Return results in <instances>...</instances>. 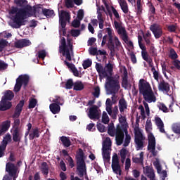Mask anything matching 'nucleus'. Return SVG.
<instances>
[{
    "instance_id": "7c9ffc66",
    "label": "nucleus",
    "mask_w": 180,
    "mask_h": 180,
    "mask_svg": "<svg viewBox=\"0 0 180 180\" xmlns=\"http://www.w3.org/2000/svg\"><path fill=\"white\" fill-rule=\"evenodd\" d=\"M96 70L98 72V74H102L104 78H106V77H108V72H106V70H105V68H103L102 64L96 63Z\"/></svg>"
},
{
    "instance_id": "c756f323",
    "label": "nucleus",
    "mask_w": 180,
    "mask_h": 180,
    "mask_svg": "<svg viewBox=\"0 0 180 180\" xmlns=\"http://www.w3.org/2000/svg\"><path fill=\"white\" fill-rule=\"evenodd\" d=\"M49 108L53 115H57V113H60V110H61V107H60V105L56 103L50 104Z\"/></svg>"
},
{
    "instance_id": "cd10ccee",
    "label": "nucleus",
    "mask_w": 180,
    "mask_h": 180,
    "mask_svg": "<svg viewBox=\"0 0 180 180\" xmlns=\"http://www.w3.org/2000/svg\"><path fill=\"white\" fill-rule=\"evenodd\" d=\"M114 25L115 29L117 30L118 34H120V36H121V34H124V33L127 32V31H126V28L122 26V25H120V23H119L117 21H114Z\"/></svg>"
},
{
    "instance_id": "37998d69",
    "label": "nucleus",
    "mask_w": 180,
    "mask_h": 180,
    "mask_svg": "<svg viewBox=\"0 0 180 180\" xmlns=\"http://www.w3.org/2000/svg\"><path fill=\"white\" fill-rule=\"evenodd\" d=\"M60 141H62L64 147H70L71 146V141L66 136H63L60 137Z\"/></svg>"
},
{
    "instance_id": "a19ab883",
    "label": "nucleus",
    "mask_w": 180,
    "mask_h": 180,
    "mask_svg": "<svg viewBox=\"0 0 180 180\" xmlns=\"http://www.w3.org/2000/svg\"><path fill=\"white\" fill-rule=\"evenodd\" d=\"M124 131L126 136H125V139H124L123 146L124 147H129V144H130V141L131 140V136H130L128 134L127 129L124 128Z\"/></svg>"
},
{
    "instance_id": "ea45409f",
    "label": "nucleus",
    "mask_w": 180,
    "mask_h": 180,
    "mask_svg": "<svg viewBox=\"0 0 180 180\" xmlns=\"http://www.w3.org/2000/svg\"><path fill=\"white\" fill-rule=\"evenodd\" d=\"M44 16H46V18H48L50 19L51 18H53V16L56 15L54 13V10H50L48 8H44V13L42 14Z\"/></svg>"
},
{
    "instance_id": "423d86ee",
    "label": "nucleus",
    "mask_w": 180,
    "mask_h": 180,
    "mask_svg": "<svg viewBox=\"0 0 180 180\" xmlns=\"http://www.w3.org/2000/svg\"><path fill=\"white\" fill-rule=\"evenodd\" d=\"M107 82L106 85L109 87V91L110 94H112V96H115L117 92H119V89H120V84H119V80H116L112 76H106Z\"/></svg>"
},
{
    "instance_id": "a18cd8bd",
    "label": "nucleus",
    "mask_w": 180,
    "mask_h": 180,
    "mask_svg": "<svg viewBox=\"0 0 180 180\" xmlns=\"http://www.w3.org/2000/svg\"><path fill=\"white\" fill-rule=\"evenodd\" d=\"M53 103H56L57 105H64V99L63 97H60L59 96H56L55 99L53 100Z\"/></svg>"
},
{
    "instance_id": "2f4dec72",
    "label": "nucleus",
    "mask_w": 180,
    "mask_h": 180,
    "mask_svg": "<svg viewBox=\"0 0 180 180\" xmlns=\"http://www.w3.org/2000/svg\"><path fill=\"white\" fill-rule=\"evenodd\" d=\"M14 97H15V94H13L11 90H7L4 94V96H2L1 100L12 101Z\"/></svg>"
},
{
    "instance_id": "473e14b6",
    "label": "nucleus",
    "mask_w": 180,
    "mask_h": 180,
    "mask_svg": "<svg viewBox=\"0 0 180 180\" xmlns=\"http://www.w3.org/2000/svg\"><path fill=\"white\" fill-rule=\"evenodd\" d=\"M119 109L121 113H123V112H124V110L127 109V102H126V100L124 99V98L120 99Z\"/></svg>"
},
{
    "instance_id": "a211bd4d",
    "label": "nucleus",
    "mask_w": 180,
    "mask_h": 180,
    "mask_svg": "<svg viewBox=\"0 0 180 180\" xmlns=\"http://www.w3.org/2000/svg\"><path fill=\"white\" fill-rule=\"evenodd\" d=\"M23 106H25V100H21L15 107L14 114L13 115V119H18V117L20 116V114L22 113V110L23 109Z\"/></svg>"
},
{
    "instance_id": "8fccbe9b",
    "label": "nucleus",
    "mask_w": 180,
    "mask_h": 180,
    "mask_svg": "<svg viewBox=\"0 0 180 180\" xmlns=\"http://www.w3.org/2000/svg\"><path fill=\"white\" fill-rule=\"evenodd\" d=\"M37 105V100L36 98H31L29 101L28 108L29 109H34Z\"/></svg>"
},
{
    "instance_id": "58836bf2",
    "label": "nucleus",
    "mask_w": 180,
    "mask_h": 180,
    "mask_svg": "<svg viewBox=\"0 0 180 180\" xmlns=\"http://www.w3.org/2000/svg\"><path fill=\"white\" fill-rule=\"evenodd\" d=\"M140 158H133L132 161L135 164H143L144 161V152H141L139 154Z\"/></svg>"
},
{
    "instance_id": "ddd939ff",
    "label": "nucleus",
    "mask_w": 180,
    "mask_h": 180,
    "mask_svg": "<svg viewBox=\"0 0 180 180\" xmlns=\"http://www.w3.org/2000/svg\"><path fill=\"white\" fill-rule=\"evenodd\" d=\"M71 19V15L67 11L62 10L60 11V15L59 16V22L63 29L67 26V22H70Z\"/></svg>"
},
{
    "instance_id": "6e6552de",
    "label": "nucleus",
    "mask_w": 180,
    "mask_h": 180,
    "mask_svg": "<svg viewBox=\"0 0 180 180\" xmlns=\"http://www.w3.org/2000/svg\"><path fill=\"white\" fill-rule=\"evenodd\" d=\"M134 134V143L136 144V151H139V150H143V148H144V141H146V136L143 135V133H141L140 129H135Z\"/></svg>"
},
{
    "instance_id": "603ef678",
    "label": "nucleus",
    "mask_w": 180,
    "mask_h": 180,
    "mask_svg": "<svg viewBox=\"0 0 180 180\" xmlns=\"http://www.w3.org/2000/svg\"><path fill=\"white\" fill-rule=\"evenodd\" d=\"M8 46V42L5 39H0V53L4 51V49Z\"/></svg>"
},
{
    "instance_id": "f704fd0d",
    "label": "nucleus",
    "mask_w": 180,
    "mask_h": 180,
    "mask_svg": "<svg viewBox=\"0 0 180 180\" xmlns=\"http://www.w3.org/2000/svg\"><path fill=\"white\" fill-rule=\"evenodd\" d=\"M102 155L104 162H109L110 161V152L107 149H102Z\"/></svg>"
},
{
    "instance_id": "2eb2a0df",
    "label": "nucleus",
    "mask_w": 180,
    "mask_h": 180,
    "mask_svg": "<svg viewBox=\"0 0 180 180\" xmlns=\"http://www.w3.org/2000/svg\"><path fill=\"white\" fill-rule=\"evenodd\" d=\"M150 30L153 33L156 39H160L162 36V28L158 24H153L150 26Z\"/></svg>"
},
{
    "instance_id": "1a4fd4ad",
    "label": "nucleus",
    "mask_w": 180,
    "mask_h": 180,
    "mask_svg": "<svg viewBox=\"0 0 180 180\" xmlns=\"http://www.w3.org/2000/svg\"><path fill=\"white\" fill-rule=\"evenodd\" d=\"M111 167L115 174L120 176L122 175V167H120V164L119 163V157L116 153H115L112 156Z\"/></svg>"
},
{
    "instance_id": "4d7b16f0",
    "label": "nucleus",
    "mask_w": 180,
    "mask_h": 180,
    "mask_svg": "<svg viewBox=\"0 0 180 180\" xmlns=\"http://www.w3.org/2000/svg\"><path fill=\"white\" fill-rule=\"evenodd\" d=\"M89 53L91 56H96V58L98 60V48L96 47H91L89 49Z\"/></svg>"
},
{
    "instance_id": "20e7f679",
    "label": "nucleus",
    "mask_w": 180,
    "mask_h": 180,
    "mask_svg": "<svg viewBox=\"0 0 180 180\" xmlns=\"http://www.w3.org/2000/svg\"><path fill=\"white\" fill-rule=\"evenodd\" d=\"M67 41L65 37H62L60 39V45L59 46L60 51L62 53L63 57H66V60L68 61H72L71 54L74 53V46L72 45V39L69 38L68 34Z\"/></svg>"
},
{
    "instance_id": "0eeeda50",
    "label": "nucleus",
    "mask_w": 180,
    "mask_h": 180,
    "mask_svg": "<svg viewBox=\"0 0 180 180\" xmlns=\"http://www.w3.org/2000/svg\"><path fill=\"white\" fill-rule=\"evenodd\" d=\"M29 75H21L16 79V83L14 86V92H19L22 89V85L24 88H26L29 84Z\"/></svg>"
},
{
    "instance_id": "69168bd1",
    "label": "nucleus",
    "mask_w": 180,
    "mask_h": 180,
    "mask_svg": "<svg viewBox=\"0 0 180 180\" xmlns=\"http://www.w3.org/2000/svg\"><path fill=\"white\" fill-rule=\"evenodd\" d=\"M160 110H162L164 113H168V108L164 103H160L159 106Z\"/></svg>"
},
{
    "instance_id": "72a5a7b5",
    "label": "nucleus",
    "mask_w": 180,
    "mask_h": 180,
    "mask_svg": "<svg viewBox=\"0 0 180 180\" xmlns=\"http://www.w3.org/2000/svg\"><path fill=\"white\" fill-rule=\"evenodd\" d=\"M41 172H42L43 175L45 176V178H47L49 176V165L47 162H43L41 165Z\"/></svg>"
},
{
    "instance_id": "4be33fe9",
    "label": "nucleus",
    "mask_w": 180,
    "mask_h": 180,
    "mask_svg": "<svg viewBox=\"0 0 180 180\" xmlns=\"http://www.w3.org/2000/svg\"><path fill=\"white\" fill-rule=\"evenodd\" d=\"M65 6L68 8H74V4L77 6L82 5L83 1L82 0H65Z\"/></svg>"
},
{
    "instance_id": "39448f33",
    "label": "nucleus",
    "mask_w": 180,
    "mask_h": 180,
    "mask_svg": "<svg viewBox=\"0 0 180 180\" xmlns=\"http://www.w3.org/2000/svg\"><path fill=\"white\" fill-rule=\"evenodd\" d=\"M85 153L84 150L79 148L77 152L76 160H77V169L78 171V175L80 178H82L84 175H87L86 173V163H85Z\"/></svg>"
},
{
    "instance_id": "4c0bfd02",
    "label": "nucleus",
    "mask_w": 180,
    "mask_h": 180,
    "mask_svg": "<svg viewBox=\"0 0 180 180\" xmlns=\"http://www.w3.org/2000/svg\"><path fill=\"white\" fill-rule=\"evenodd\" d=\"M110 147H112V141L110 140V138L107 137L103 143L102 150H111Z\"/></svg>"
},
{
    "instance_id": "412c9836",
    "label": "nucleus",
    "mask_w": 180,
    "mask_h": 180,
    "mask_svg": "<svg viewBox=\"0 0 180 180\" xmlns=\"http://www.w3.org/2000/svg\"><path fill=\"white\" fill-rule=\"evenodd\" d=\"M158 89L162 92L168 94L170 91L169 83L166 82L165 80L161 81L158 85Z\"/></svg>"
},
{
    "instance_id": "680f3d73",
    "label": "nucleus",
    "mask_w": 180,
    "mask_h": 180,
    "mask_svg": "<svg viewBox=\"0 0 180 180\" xmlns=\"http://www.w3.org/2000/svg\"><path fill=\"white\" fill-rule=\"evenodd\" d=\"M153 165L156 168V169L158 171V174H160L162 170V167H161V165L160 164V162L158 160L154 162Z\"/></svg>"
},
{
    "instance_id": "052dcab7",
    "label": "nucleus",
    "mask_w": 180,
    "mask_h": 180,
    "mask_svg": "<svg viewBox=\"0 0 180 180\" xmlns=\"http://www.w3.org/2000/svg\"><path fill=\"white\" fill-rule=\"evenodd\" d=\"M149 53L152 57H157V49H155V47L154 46H150Z\"/></svg>"
},
{
    "instance_id": "9d476101",
    "label": "nucleus",
    "mask_w": 180,
    "mask_h": 180,
    "mask_svg": "<svg viewBox=\"0 0 180 180\" xmlns=\"http://www.w3.org/2000/svg\"><path fill=\"white\" fill-rule=\"evenodd\" d=\"M97 19H91V23L92 24L93 26L96 27L98 26V20L99 29H103L105 19L103 18V15L101 12V8H98L97 10Z\"/></svg>"
},
{
    "instance_id": "0e129e2a",
    "label": "nucleus",
    "mask_w": 180,
    "mask_h": 180,
    "mask_svg": "<svg viewBox=\"0 0 180 180\" xmlns=\"http://www.w3.org/2000/svg\"><path fill=\"white\" fill-rule=\"evenodd\" d=\"M141 56L143 60H144L145 61H148L151 58L148 57V53H147L146 51H141Z\"/></svg>"
},
{
    "instance_id": "c03bdc74",
    "label": "nucleus",
    "mask_w": 180,
    "mask_h": 180,
    "mask_svg": "<svg viewBox=\"0 0 180 180\" xmlns=\"http://www.w3.org/2000/svg\"><path fill=\"white\" fill-rule=\"evenodd\" d=\"M104 70L109 75H112V72H113V65L110 63H108L105 65Z\"/></svg>"
},
{
    "instance_id": "7ed1b4c3",
    "label": "nucleus",
    "mask_w": 180,
    "mask_h": 180,
    "mask_svg": "<svg viewBox=\"0 0 180 180\" xmlns=\"http://www.w3.org/2000/svg\"><path fill=\"white\" fill-rule=\"evenodd\" d=\"M139 89L140 94L143 95V98L146 102H148V103H151V102H155L157 101V98L154 95V92H153L150 83L146 82L144 79H141L139 80Z\"/></svg>"
},
{
    "instance_id": "393cba45",
    "label": "nucleus",
    "mask_w": 180,
    "mask_h": 180,
    "mask_svg": "<svg viewBox=\"0 0 180 180\" xmlns=\"http://www.w3.org/2000/svg\"><path fill=\"white\" fill-rule=\"evenodd\" d=\"M63 63L65 65H67L68 68L71 69V71L75 77H79V72L74 64L68 63L67 60H64Z\"/></svg>"
},
{
    "instance_id": "5fc2aeb1",
    "label": "nucleus",
    "mask_w": 180,
    "mask_h": 180,
    "mask_svg": "<svg viewBox=\"0 0 180 180\" xmlns=\"http://www.w3.org/2000/svg\"><path fill=\"white\" fill-rule=\"evenodd\" d=\"M169 57L172 60H176V58H178V54L176 53L174 49H170Z\"/></svg>"
},
{
    "instance_id": "09e8293b",
    "label": "nucleus",
    "mask_w": 180,
    "mask_h": 180,
    "mask_svg": "<svg viewBox=\"0 0 180 180\" xmlns=\"http://www.w3.org/2000/svg\"><path fill=\"white\" fill-rule=\"evenodd\" d=\"M145 129L147 131V133H150L151 130H153V124L151 123V120H147L146 125H145Z\"/></svg>"
},
{
    "instance_id": "f257e3e1",
    "label": "nucleus",
    "mask_w": 180,
    "mask_h": 180,
    "mask_svg": "<svg viewBox=\"0 0 180 180\" xmlns=\"http://www.w3.org/2000/svg\"><path fill=\"white\" fill-rule=\"evenodd\" d=\"M108 35H104L103 37V40L101 42V46H105L107 43V47L110 50V56L111 57H115L116 56V51H119V49L122 46V42L119 40V38L116 36H113V30L110 27H107L105 29Z\"/></svg>"
},
{
    "instance_id": "bf43d9fd",
    "label": "nucleus",
    "mask_w": 180,
    "mask_h": 180,
    "mask_svg": "<svg viewBox=\"0 0 180 180\" xmlns=\"http://www.w3.org/2000/svg\"><path fill=\"white\" fill-rule=\"evenodd\" d=\"M46 56H47V53H46L45 50H41L38 51L39 58H41V60H44V58H46Z\"/></svg>"
},
{
    "instance_id": "338daca9",
    "label": "nucleus",
    "mask_w": 180,
    "mask_h": 180,
    "mask_svg": "<svg viewBox=\"0 0 180 180\" xmlns=\"http://www.w3.org/2000/svg\"><path fill=\"white\" fill-rule=\"evenodd\" d=\"M111 11L115 16L117 20L120 19V15H119V13L117 12V10L115 8V7L111 6Z\"/></svg>"
},
{
    "instance_id": "de8ad7c7",
    "label": "nucleus",
    "mask_w": 180,
    "mask_h": 180,
    "mask_svg": "<svg viewBox=\"0 0 180 180\" xmlns=\"http://www.w3.org/2000/svg\"><path fill=\"white\" fill-rule=\"evenodd\" d=\"M108 133L109 136H110L111 137H115V134H116V131H115V126L113 125V124L109 125Z\"/></svg>"
},
{
    "instance_id": "864d4df0",
    "label": "nucleus",
    "mask_w": 180,
    "mask_h": 180,
    "mask_svg": "<svg viewBox=\"0 0 180 180\" xmlns=\"http://www.w3.org/2000/svg\"><path fill=\"white\" fill-rule=\"evenodd\" d=\"M102 122L104 123V124H108V123H109V116L105 111L103 112Z\"/></svg>"
},
{
    "instance_id": "9b49d317",
    "label": "nucleus",
    "mask_w": 180,
    "mask_h": 180,
    "mask_svg": "<svg viewBox=\"0 0 180 180\" xmlns=\"http://www.w3.org/2000/svg\"><path fill=\"white\" fill-rule=\"evenodd\" d=\"M6 172L9 174L11 180H16V178H18V176H16L18 169L16 166H15V164L11 162H7L6 165Z\"/></svg>"
},
{
    "instance_id": "6e6d98bb",
    "label": "nucleus",
    "mask_w": 180,
    "mask_h": 180,
    "mask_svg": "<svg viewBox=\"0 0 180 180\" xmlns=\"http://www.w3.org/2000/svg\"><path fill=\"white\" fill-rule=\"evenodd\" d=\"M92 95L94 96V98H99L101 95V89L99 86H96L94 89V91L92 93Z\"/></svg>"
},
{
    "instance_id": "49530a36",
    "label": "nucleus",
    "mask_w": 180,
    "mask_h": 180,
    "mask_svg": "<svg viewBox=\"0 0 180 180\" xmlns=\"http://www.w3.org/2000/svg\"><path fill=\"white\" fill-rule=\"evenodd\" d=\"M74 84V80H72V79H68L65 82V89H72Z\"/></svg>"
},
{
    "instance_id": "a878e982",
    "label": "nucleus",
    "mask_w": 180,
    "mask_h": 180,
    "mask_svg": "<svg viewBox=\"0 0 180 180\" xmlns=\"http://www.w3.org/2000/svg\"><path fill=\"white\" fill-rule=\"evenodd\" d=\"M9 127H11V121L6 120L2 122V124L0 127V134H4L9 130Z\"/></svg>"
},
{
    "instance_id": "f8f14e48",
    "label": "nucleus",
    "mask_w": 180,
    "mask_h": 180,
    "mask_svg": "<svg viewBox=\"0 0 180 180\" xmlns=\"http://www.w3.org/2000/svg\"><path fill=\"white\" fill-rule=\"evenodd\" d=\"M148 150L152 153L153 157H157L158 151L155 150V137L153 134L148 135Z\"/></svg>"
},
{
    "instance_id": "774afa93",
    "label": "nucleus",
    "mask_w": 180,
    "mask_h": 180,
    "mask_svg": "<svg viewBox=\"0 0 180 180\" xmlns=\"http://www.w3.org/2000/svg\"><path fill=\"white\" fill-rule=\"evenodd\" d=\"M77 19L79 20H82L84 19V10L80 9L77 12Z\"/></svg>"
},
{
    "instance_id": "aec40b11",
    "label": "nucleus",
    "mask_w": 180,
    "mask_h": 180,
    "mask_svg": "<svg viewBox=\"0 0 180 180\" xmlns=\"http://www.w3.org/2000/svg\"><path fill=\"white\" fill-rule=\"evenodd\" d=\"M155 123L160 133L167 134V131H165V129H164V122H162V120H161L160 117H155Z\"/></svg>"
},
{
    "instance_id": "4468645a",
    "label": "nucleus",
    "mask_w": 180,
    "mask_h": 180,
    "mask_svg": "<svg viewBox=\"0 0 180 180\" xmlns=\"http://www.w3.org/2000/svg\"><path fill=\"white\" fill-rule=\"evenodd\" d=\"M124 140V129L122 130V128L118 126L117 127L115 131V141L117 146H122L123 144V141Z\"/></svg>"
},
{
    "instance_id": "5701e85b",
    "label": "nucleus",
    "mask_w": 180,
    "mask_h": 180,
    "mask_svg": "<svg viewBox=\"0 0 180 180\" xmlns=\"http://www.w3.org/2000/svg\"><path fill=\"white\" fill-rule=\"evenodd\" d=\"M12 108V103L9 101H6V100H2L0 102V110L1 112H5V110H8Z\"/></svg>"
},
{
    "instance_id": "e433bc0d",
    "label": "nucleus",
    "mask_w": 180,
    "mask_h": 180,
    "mask_svg": "<svg viewBox=\"0 0 180 180\" xmlns=\"http://www.w3.org/2000/svg\"><path fill=\"white\" fill-rule=\"evenodd\" d=\"M84 88H85V86L84 85L82 82L79 80L76 81L73 86L74 91H82L84 90Z\"/></svg>"
},
{
    "instance_id": "c9c22d12",
    "label": "nucleus",
    "mask_w": 180,
    "mask_h": 180,
    "mask_svg": "<svg viewBox=\"0 0 180 180\" xmlns=\"http://www.w3.org/2000/svg\"><path fill=\"white\" fill-rule=\"evenodd\" d=\"M143 169H145L148 178H155V174H154V169H153V168L150 167V166H146V167H143Z\"/></svg>"
},
{
    "instance_id": "3c124183",
    "label": "nucleus",
    "mask_w": 180,
    "mask_h": 180,
    "mask_svg": "<svg viewBox=\"0 0 180 180\" xmlns=\"http://www.w3.org/2000/svg\"><path fill=\"white\" fill-rule=\"evenodd\" d=\"M82 65H83L84 70H86V68H89V67L92 65V60L89 59H86L83 62Z\"/></svg>"
},
{
    "instance_id": "c85d7f7f",
    "label": "nucleus",
    "mask_w": 180,
    "mask_h": 180,
    "mask_svg": "<svg viewBox=\"0 0 180 180\" xmlns=\"http://www.w3.org/2000/svg\"><path fill=\"white\" fill-rule=\"evenodd\" d=\"M118 4L124 13H129V5L126 0H118Z\"/></svg>"
},
{
    "instance_id": "b1692460",
    "label": "nucleus",
    "mask_w": 180,
    "mask_h": 180,
    "mask_svg": "<svg viewBox=\"0 0 180 180\" xmlns=\"http://www.w3.org/2000/svg\"><path fill=\"white\" fill-rule=\"evenodd\" d=\"M40 137V131L38 127L32 128L29 134L30 140H34V139H39Z\"/></svg>"
},
{
    "instance_id": "f03ea898",
    "label": "nucleus",
    "mask_w": 180,
    "mask_h": 180,
    "mask_svg": "<svg viewBox=\"0 0 180 180\" xmlns=\"http://www.w3.org/2000/svg\"><path fill=\"white\" fill-rule=\"evenodd\" d=\"M34 16L33 7L27 5L25 8H19L18 12L13 18V23L11 24V27L13 29H20L21 26H25V19Z\"/></svg>"
},
{
    "instance_id": "79ce46f5",
    "label": "nucleus",
    "mask_w": 180,
    "mask_h": 180,
    "mask_svg": "<svg viewBox=\"0 0 180 180\" xmlns=\"http://www.w3.org/2000/svg\"><path fill=\"white\" fill-rule=\"evenodd\" d=\"M15 4L17 6H20V8H23L29 5L27 0H17L15 1Z\"/></svg>"
},
{
    "instance_id": "6ab92c4d",
    "label": "nucleus",
    "mask_w": 180,
    "mask_h": 180,
    "mask_svg": "<svg viewBox=\"0 0 180 180\" xmlns=\"http://www.w3.org/2000/svg\"><path fill=\"white\" fill-rule=\"evenodd\" d=\"M22 132H20V129H18V128L14 129L12 133V136H13V141L14 143H20L22 140Z\"/></svg>"
},
{
    "instance_id": "bb28decb",
    "label": "nucleus",
    "mask_w": 180,
    "mask_h": 180,
    "mask_svg": "<svg viewBox=\"0 0 180 180\" xmlns=\"http://www.w3.org/2000/svg\"><path fill=\"white\" fill-rule=\"evenodd\" d=\"M33 12L34 16H39L44 13V8L41 5H35L33 6Z\"/></svg>"
},
{
    "instance_id": "13d9d810",
    "label": "nucleus",
    "mask_w": 180,
    "mask_h": 180,
    "mask_svg": "<svg viewBox=\"0 0 180 180\" xmlns=\"http://www.w3.org/2000/svg\"><path fill=\"white\" fill-rule=\"evenodd\" d=\"M172 130L176 134H180V124H174Z\"/></svg>"
},
{
    "instance_id": "e2e57ef3",
    "label": "nucleus",
    "mask_w": 180,
    "mask_h": 180,
    "mask_svg": "<svg viewBox=\"0 0 180 180\" xmlns=\"http://www.w3.org/2000/svg\"><path fill=\"white\" fill-rule=\"evenodd\" d=\"M70 33L73 37H78L81 34V31L79 30H72Z\"/></svg>"
},
{
    "instance_id": "dca6fc26",
    "label": "nucleus",
    "mask_w": 180,
    "mask_h": 180,
    "mask_svg": "<svg viewBox=\"0 0 180 180\" xmlns=\"http://www.w3.org/2000/svg\"><path fill=\"white\" fill-rule=\"evenodd\" d=\"M98 107L96 105H94L92 107H91L89 110V117L91 120L93 119H99L101 116L99 115V111L98 110Z\"/></svg>"
},
{
    "instance_id": "f3484780",
    "label": "nucleus",
    "mask_w": 180,
    "mask_h": 180,
    "mask_svg": "<svg viewBox=\"0 0 180 180\" xmlns=\"http://www.w3.org/2000/svg\"><path fill=\"white\" fill-rule=\"evenodd\" d=\"M32 44V42L29 39H22L18 40L14 43V47L15 49H23V47H27Z\"/></svg>"
}]
</instances>
